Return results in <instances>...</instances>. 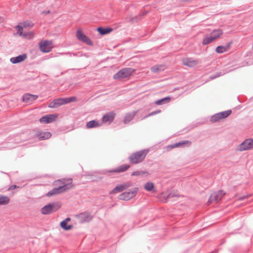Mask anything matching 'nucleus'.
<instances>
[{
    "instance_id": "obj_1",
    "label": "nucleus",
    "mask_w": 253,
    "mask_h": 253,
    "mask_svg": "<svg viewBox=\"0 0 253 253\" xmlns=\"http://www.w3.org/2000/svg\"><path fill=\"white\" fill-rule=\"evenodd\" d=\"M149 152V149H145L132 153L128 157V160L133 165L141 163L144 160Z\"/></svg>"
},
{
    "instance_id": "obj_2",
    "label": "nucleus",
    "mask_w": 253,
    "mask_h": 253,
    "mask_svg": "<svg viewBox=\"0 0 253 253\" xmlns=\"http://www.w3.org/2000/svg\"><path fill=\"white\" fill-rule=\"evenodd\" d=\"M133 72L134 70L132 68H124L115 74L113 77L115 80H121L129 76Z\"/></svg>"
},
{
    "instance_id": "obj_3",
    "label": "nucleus",
    "mask_w": 253,
    "mask_h": 253,
    "mask_svg": "<svg viewBox=\"0 0 253 253\" xmlns=\"http://www.w3.org/2000/svg\"><path fill=\"white\" fill-rule=\"evenodd\" d=\"M53 48V43L50 40H42L39 42L40 50L43 53L51 51Z\"/></svg>"
},
{
    "instance_id": "obj_4",
    "label": "nucleus",
    "mask_w": 253,
    "mask_h": 253,
    "mask_svg": "<svg viewBox=\"0 0 253 253\" xmlns=\"http://www.w3.org/2000/svg\"><path fill=\"white\" fill-rule=\"evenodd\" d=\"M60 208L58 204L53 203L49 204L42 208L41 211L43 214H50L53 212L55 211Z\"/></svg>"
},
{
    "instance_id": "obj_5",
    "label": "nucleus",
    "mask_w": 253,
    "mask_h": 253,
    "mask_svg": "<svg viewBox=\"0 0 253 253\" xmlns=\"http://www.w3.org/2000/svg\"><path fill=\"white\" fill-rule=\"evenodd\" d=\"M225 194V193L222 190L218 191L217 192H214L212 194L208 200V205H210L212 203H214V204L217 203Z\"/></svg>"
},
{
    "instance_id": "obj_6",
    "label": "nucleus",
    "mask_w": 253,
    "mask_h": 253,
    "mask_svg": "<svg viewBox=\"0 0 253 253\" xmlns=\"http://www.w3.org/2000/svg\"><path fill=\"white\" fill-rule=\"evenodd\" d=\"M138 191L137 188L131 189L128 192H124L119 195V199L127 201L133 198Z\"/></svg>"
},
{
    "instance_id": "obj_7",
    "label": "nucleus",
    "mask_w": 253,
    "mask_h": 253,
    "mask_svg": "<svg viewBox=\"0 0 253 253\" xmlns=\"http://www.w3.org/2000/svg\"><path fill=\"white\" fill-rule=\"evenodd\" d=\"M253 148V139H247L238 146V150L244 151Z\"/></svg>"
},
{
    "instance_id": "obj_8",
    "label": "nucleus",
    "mask_w": 253,
    "mask_h": 253,
    "mask_svg": "<svg viewBox=\"0 0 253 253\" xmlns=\"http://www.w3.org/2000/svg\"><path fill=\"white\" fill-rule=\"evenodd\" d=\"M72 181L73 180L72 178H63L55 181V184L57 185L59 183L61 185V186H64V185H66V191H67L74 187V185L72 184Z\"/></svg>"
},
{
    "instance_id": "obj_9",
    "label": "nucleus",
    "mask_w": 253,
    "mask_h": 253,
    "mask_svg": "<svg viewBox=\"0 0 253 253\" xmlns=\"http://www.w3.org/2000/svg\"><path fill=\"white\" fill-rule=\"evenodd\" d=\"M76 37L77 39L87 44L91 45L92 42L88 37L85 36L81 29H78L76 32Z\"/></svg>"
},
{
    "instance_id": "obj_10",
    "label": "nucleus",
    "mask_w": 253,
    "mask_h": 253,
    "mask_svg": "<svg viewBox=\"0 0 253 253\" xmlns=\"http://www.w3.org/2000/svg\"><path fill=\"white\" fill-rule=\"evenodd\" d=\"M77 217L79 221L82 223L89 222L92 218L91 214L87 212L81 213L77 215Z\"/></svg>"
},
{
    "instance_id": "obj_11",
    "label": "nucleus",
    "mask_w": 253,
    "mask_h": 253,
    "mask_svg": "<svg viewBox=\"0 0 253 253\" xmlns=\"http://www.w3.org/2000/svg\"><path fill=\"white\" fill-rule=\"evenodd\" d=\"M131 185V184L130 182H126L125 183H124L123 184H120L119 185H117L115 188H114L110 192V193L111 194H117L118 193H120L127 188L130 187Z\"/></svg>"
},
{
    "instance_id": "obj_12",
    "label": "nucleus",
    "mask_w": 253,
    "mask_h": 253,
    "mask_svg": "<svg viewBox=\"0 0 253 253\" xmlns=\"http://www.w3.org/2000/svg\"><path fill=\"white\" fill-rule=\"evenodd\" d=\"M57 116L55 114H49L43 116L40 119L41 123L48 124L54 122Z\"/></svg>"
},
{
    "instance_id": "obj_13",
    "label": "nucleus",
    "mask_w": 253,
    "mask_h": 253,
    "mask_svg": "<svg viewBox=\"0 0 253 253\" xmlns=\"http://www.w3.org/2000/svg\"><path fill=\"white\" fill-rule=\"evenodd\" d=\"M16 28L17 29V33L20 36L23 37L27 39H31L34 37V34L32 32L23 33V27L21 26L18 25Z\"/></svg>"
},
{
    "instance_id": "obj_14",
    "label": "nucleus",
    "mask_w": 253,
    "mask_h": 253,
    "mask_svg": "<svg viewBox=\"0 0 253 253\" xmlns=\"http://www.w3.org/2000/svg\"><path fill=\"white\" fill-rule=\"evenodd\" d=\"M182 63L186 66L194 67L198 64L199 61L192 58H184L182 59Z\"/></svg>"
},
{
    "instance_id": "obj_15",
    "label": "nucleus",
    "mask_w": 253,
    "mask_h": 253,
    "mask_svg": "<svg viewBox=\"0 0 253 253\" xmlns=\"http://www.w3.org/2000/svg\"><path fill=\"white\" fill-rule=\"evenodd\" d=\"M66 185H64V186H60L58 187L55 188L53 189L52 190L49 191L47 194V196L48 197H50L61 193L65 192H66Z\"/></svg>"
},
{
    "instance_id": "obj_16",
    "label": "nucleus",
    "mask_w": 253,
    "mask_h": 253,
    "mask_svg": "<svg viewBox=\"0 0 253 253\" xmlns=\"http://www.w3.org/2000/svg\"><path fill=\"white\" fill-rule=\"evenodd\" d=\"M116 113L113 112H109L105 114L102 118V122L110 124L112 122L115 117Z\"/></svg>"
},
{
    "instance_id": "obj_17",
    "label": "nucleus",
    "mask_w": 253,
    "mask_h": 253,
    "mask_svg": "<svg viewBox=\"0 0 253 253\" xmlns=\"http://www.w3.org/2000/svg\"><path fill=\"white\" fill-rule=\"evenodd\" d=\"M129 168H130L129 165H127V164L122 165L113 169L106 170L105 172L106 173H107V172H117V173L123 172H125V171H126Z\"/></svg>"
},
{
    "instance_id": "obj_18",
    "label": "nucleus",
    "mask_w": 253,
    "mask_h": 253,
    "mask_svg": "<svg viewBox=\"0 0 253 253\" xmlns=\"http://www.w3.org/2000/svg\"><path fill=\"white\" fill-rule=\"evenodd\" d=\"M137 113V111H134L133 112L126 113L124 117L123 123L125 124H128L133 119Z\"/></svg>"
},
{
    "instance_id": "obj_19",
    "label": "nucleus",
    "mask_w": 253,
    "mask_h": 253,
    "mask_svg": "<svg viewBox=\"0 0 253 253\" xmlns=\"http://www.w3.org/2000/svg\"><path fill=\"white\" fill-rule=\"evenodd\" d=\"M38 98V96L29 93H26L22 97V100L26 103H30L34 100H36Z\"/></svg>"
},
{
    "instance_id": "obj_20",
    "label": "nucleus",
    "mask_w": 253,
    "mask_h": 253,
    "mask_svg": "<svg viewBox=\"0 0 253 253\" xmlns=\"http://www.w3.org/2000/svg\"><path fill=\"white\" fill-rule=\"evenodd\" d=\"M27 58L25 54L19 55L17 57H12L10 59V61L13 64H17L24 61Z\"/></svg>"
},
{
    "instance_id": "obj_21",
    "label": "nucleus",
    "mask_w": 253,
    "mask_h": 253,
    "mask_svg": "<svg viewBox=\"0 0 253 253\" xmlns=\"http://www.w3.org/2000/svg\"><path fill=\"white\" fill-rule=\"evenodd\" d=\"M63 105V98H59L53 100L51 102L49 105L48 107L51 108H54L58 107Z\"/></svg>"
},
{
    "instance_id": "obj_22",
    "label": "nucleus",
    "mask_w": 253,
    "mask_h": 253,
    "mask_svg": "<svg viewBox=\"0 0 253 253\" xmlns=\"http://www.w3.org/2000/svg\"><path fill=\"white\" fill-rule=\"evenodd\" d=\"M102 123L96 120H92L87 122L86 124V127L87 128H92L94 127H98L101 126Z\"/></svg>"
},
{
    "instance_id": "obj_23",
    "label": "nucleus",
    "mask_w": 253,
    "mask_h": 253,
    "mask_svg": "<svg viewBox=\"0 0 253 253\" xmlns=\"http://www.w3.org/2000/svg\"><path fill=\"white\" fill-rule=\"evenodd\" d=\"M71 220V218L69 217L66 218L64 220L62 221L60 223L61 227L65 230H69L73 228L72 225H68V222Z\"/></svg>"
},
{
    "instance_id": "obj_24",
    "label": "nucleus",
    "mask_w": 253,
    "mask_h": 253,
    "mask_svg": "<svg viewBox=\"0 0 253 253\" xmlns=\"http://www.w3.org/2000/svg\"><path fill=\"white\" fill-rule=\"evenodd\" d=\"M37 136L40 140H44L50 138L51 136V134L48 131L40 132L37 133Z\"/></svg>"
},
{
    "instance_id": "obj_25",
    "label": "nucleus",
    "mask_w": 253,
    "mask_h": 253,
    "mask_svg": "<svg viewBox=\"0 0 253 253\" xmlns=\"http://www.w3.org/2000/svg\"><path fill=\"white\" fill-rule=\"evenodd\" d=\"M223 34V32L221 29H217L213 30L210 34V35L215 40L219 38Z\"/></svg>"
},
{
    "instance_id": "obj_26",
    "label": "nucleus",
    "mask_w": 253,
    "mask_h": 253,
    "mask_svg": "<svg viewBox=\"0 0 253 253\" xmlns=\"http://www.w3.org/2000/svg\"><path fill=\"white\" fill-rule=\"evenodd\" d=\"M165 70L163 65H158L151 68V71L154 73H159Z\"/></svg>"
},
{
    "instance_id": "obj_27",
    "label": "nucleus",
    "mask_w": 253,
    "mask_h": 253,
    "mask_svg": "<svg viewBox=\"0 0 253 253\" xmlns=\"http://www.w3.org/2000/svg\"><path fill=\"white\" fill-rule=\"evenodd\" d=\"M10 202V199L8 197L0 195V205H6Z\"/></svg>"
},
{
    "instance_id": "obj_28",
    "label": "nucleus",
    "mask_w": 253,
    "mask_h": 253,
    "mask_svg": "<svg viewBox=\"0 0 253 253\" xmlns=\"http://www.w3.org/2000/svg\"><path fill=\"white\" fill-rule=\"evenodd\" d=\"M170 101V98L169 96L164 98L159 99L155 102V103L157 105H161L162 104L169 103Z\"/></svg>"
},
{
    "instance_id": "obj_29",
    "label": "nucleus",
    "mask_w": 253,
    "mask_h": 253,
    "mask_svg": "<svg viewBox=\"0 0 253 253\" xmlns=\"http://www.w3.org/2000/svg\"><path fill=\"white\" fill-rule=\"evenodd\" d=\"M97 31L100 34L102 35H104L107 34L109 33L112 31V29L111 28H103L101 27H99L97 28Z\"/></svg>"
},
{
    "instance_id": "obj_30",
    "label": "nucleus",
    "mask_w": 253,
    "mask_h": 253,
    "mask_svg": "<svg viewBox=\"0 0 253 253\" xmlns=\"http://www.w3.org/2000/svg\"><path fill=\"white\" fill-rule=\"evenodd\" d=\"M214 40L211 35L206 36L203 39L202 43L204 45L208 44L212 42Z\"/></svg>"
},
{
    "instance_id": "obj_31",
    "label": "nucleus",
    "mask_w": 253,
    "mask_h": 253,
    "mask_svg": "<svg viewBox=\"0 0 253 253\" xmlns=\"http://www.w3.org/2000/svg\"><path fill=\"white\" fill-rule=\"evenodd\" d=\"M186 144H188L189 145H190L191 144V142L187 140L182 141L173 144L172 145H171V148H174L178 147Z\"/></svg>"
},
{
    "instance_id": "obj_32",
    "label": "nucleus",
    "mask_w": 253,
    "mask_h": 253,
    "mask_svg": "<svg viewBox=\"0 0 253 253\" xmlns=\"http://www.w3.org/2000/svg\"><path fill=\"white\" fill-rule=\"evenodd\" d=\"M154 187V185L152 182H147L144 186V189L148 191H152Z\"/></svg>"
},
{
    "instance_id": "obj_33",
    "label": "nucleus",
    "mask_w": 253,
    "mask_h": 253,
    "mask_svg": "<svg viewBox=\"0 0 253 253\" xmlns=\"http://www.w3.org/2000/svg\"><path fill=\"white\" fill-rule=\"evenodd\" d=\"M222 119L221 118V116L219 115V113H218L211 117V122L212 123H215Z\"/></svg>"
},
{
    "instance_id": "obj_34",
    "label": "nucleus",
    "mask_w": 253,
    "mask_h": 253,
    "mask_svg": "<svg viewBox=\"0 0 253 253\" xmlns=\"http://www.w3.org/2000/svg\"><path fill=\"white\" fill-rule=\"evenodd\" d=\"M231 111L230 110H227L225 111L221 112L219 113V115L221 116V118L223 119L228 117L231 114Z\"/></svg>"
},
{
    "instance_id": "obj_35",
    "label": "nucleus",
    "mask_w": 253,
    "mask_h": 253,
    "mask_svg": "<svg viewBox=\"0 0 253 253\" xmlns=\"http://www.w3.org/2000/svg\"><path fill=\"white\" fill-rule=\"evenodd\" d=\"M215 51L218 53H222L226 51L227 48L225 46H218L215 49Z\"/></svg>"
},
{
    "instance_id": "obj_36",
    "label": "nucleus",
    "mask_w": 253,
    "mask_h": 253,
    "mask_svg": "<svg viewBox=\"0 0 253 253\" xmlns=\"http://www.w3.org/2000/svg\"><path fill=\"white\" fill-rule=\"evenodd\" d=\"M76 100V97H71L66 98H63V105L69 103L72 101H75Z\"/></svg>"
},
{
    "instance_id": "obj_37",
    "label": "nucleus",
    "mask_w": 253,
    "mask_h": 253,
    "mask_svg": "<svg viewBox=\"0 0 253 253\" xmlns=\"http://www.w3.org/2000/svg\"><path fill=\"white\" fill-rule=\"evenodd\" d=\"M143 174H145V175H147L149 174V173L147 171L137 170V171H133V172H132L131 175L132 176H138L140 175H143Z\"/></svg>"
},
{
    "instance_id": "obj_38",
    "label": "nucleus",
    "mask_w": 253,
    "mask_h": 253,
    "mask_svg": "<svg viewBox=\"0 0 253 253\" xmlns=\"http://www.w3.org/2000/svg\"><path fill=\"white\" fill-rule=\"evenodd\" d=\"M161 112V111L160 110H158L152 112L151 113H149L148 115H146L144 117V119H145L147 117H150L151 116H153L158 114H159Z\"/></svg>"
},
{
    "instance_id": "obj_39",
    "label": "nucleus",
    "mask_w": 253,
    "mask_h": 253,
    "mask_svg": "<svg viewBox=\"0 0 253 253\" xmlns=\"http://www.w3.org/2000/svg\"><path fill=\"white\" fill-rule=\"evenodd\" d=\"M220 76V74L219 73H217V74L215 76H211V77H210V79H215V78H217V77H219Z\"/></svg>"
},
{
    "instance_id": "obj_40",
    "label": "nucleus",
    "mask_w": 253,
    "mask_h": 253,
    "mask_svg": "<svg viewBox=\"0 0 253 253\" xmlns=\"http://www.w3.org/2000/svg\"><path fill=\"white\" fill-rule=\"evenodd\" d=\"M17 187V186L16 185H13L11 186L9 188L8 190H13V189H14L16 188Z\"/></svg>"
},
{
    "instance_id": "obj_41",
    "label": "nucleus",
    "mask_w": 253,
    "mask_h": 253,
    "mask_svg": "<svg viewBox=\"0 0 253 253\" xmlns=\"http://www.w3.org/2000/svg\"><path fill=\"white\" fill-rule=\"evenodd\" d=\"M231 44H232V42H230L229 43H228V44H227L226 46H225L227 48V50L229 49Z\"/></svg>"
},
{
    "instance_id": "obj_42",
    "label": "nucleus",
    "mask_w": 253,
    "mask_h": 253,
    "mask_svg": "<svg viewBox=\"0 0 253 253\" xmlns=\"http://www.w3.org/2000/svg\"><path fill=\"white\" fill-rule=\"evenodd\" d=\"M173 196H174V195H172L171 194H169L168 196V198H171V197H173Z\"/></svg>"
},
{
    "instance_id": "obj_43",
    "label": "nucleus",
    "mask_w": 253,
    "mask_h": 253,
    "mask_svg": "<svg viewBox=\"0 0 253 253\" xmlns=\"http://www.w3.org/2000/svg\"><path fill=\"white\" fill-rule=\"evenodd\" d=\"M246 197H247V196L241 197L239 198V199L241 200H243L246 199Z\"/></svg>"
},
{
    "instance_id": "obj_44",
    "label": "nucleus",
    "mask_w": 253,
    "mask_h": 253,
    "mask_svg": "<svg viewBox=\"0 0 253 253\" xmlns=\"http://www.w3.org/2000/svg\"><path fill=\"white\" fill-rule=\"evenodd\" d=\"M146 14H147V11H145L143 13L142 15L144 16V15H146Z\"/></svg>"
},
{
    "instance_id": "obj_45",
    "label": "nucleus",
    "mask_w": 253,
    "mask_h": 253,
    "mask_svg": "<svg viewBox=\"0 0 253 253\" xmlns=\"http://www.w3.org/2000/svg\"><path fill=\"white\" fill-rule=\"evenodd\" d=\"M2 21V18L0 17V23Z\"/></svg>"
}]
</instances>
